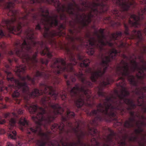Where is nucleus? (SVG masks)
I'll return each instance as SVG.
<instances>
[{
	"label": "nucleus",
	"instance_id": "f257e3e1",
	"mask_svg": "<svg viewBox=\"0 0 146 146\" xmlns=\"http://www.w3.org/2000/svg\"><path fill=\"white\" fill-rule=\"evenodd\" d=\"M116 74L119 76V79L122 80V82L119 83L117 86L121 90L120 94L118 96V98L120 100L119 101L114 102L111 98H107L104 101L103 105L100 104L97 107V110H93L92 112L93 114H96L99 112H101L109 116H114L115 114L114 111V109H118L117 107H113L110 104L111 103L113 105H117L123 102L129 104L132 106L134 105L132 101L128 99H125V97L127 96L129 93L127 91L125 87V84L123 77L128 76V79L130 83L133 85L136 84L137 82L134 77L132 76H128L129 73V67L127 63L122 61L120 64L118 65L116 68Z\"/></svg>",
	"mask_w": 146,
	"mask_h": 146
},
{
	"label": "nucleus",
	"instance_id": "f03ea898",
	"mask_svg": "<svg viewBox=\"0 0 146 146\" xmlns=\"http://www.w3.org/2000/svg\"><path fill=\"white\" fill-rule=\"evenodd\" d=\"M25 34L27 35V39L29 40V41L27 43L26 42L27 39H26L21 45L20 41H17L15 42V45L16 49V54L18 56L22 58L23 62H28L29 61H31L32 64L31 65H34V63L37 62L36 58L37 54V53H35L32 58H30L28 55H24V53L22 50H17L18 48L21 47L22 48H25L28 50L31 48L32 45L35 44V41L32 40V39L33 38V29H29L26 31Z\"/></svg>",
	"mask_w": 146,
	"mask_h": 146
},
{
	"label": "nucleus",
	"instance_id": "7ed1b4c3",
	"mask_svg": "<svg viewBox=\"0 0 146 146\" xmlns=\"http://www.w3.org/2000/svg\"><path fill=\"white\" fill-rule=\"evenodd\" d=\"M39 13L42 17L39 23H38L36 27V30L40 29V25L43 24L44 26L45 31L44 36L45 37H51L55 35V33L50 32L48 29L51 27L56 26L58 24L57 16L51 17L48 16V9L44 7H40L38 9Z\"/></svg>",
	"mask_w": 146,
	"mask_h": 146
},
{
	"label": "nucleus",
	"instance_id": "20e7f679",
	"mask_svg": "<svg viewBox=\"0 0 146 146\" xmlns=\"http://www.w3.org/2000/svg\"><path fill=\"white\" fill-rule=\"evenodd\" d=\"M117 53L115 50L112 49L110 51L109 56H106L102 59V63L99 66L88 68L86 70V73L91 74V79L92 82H95L98 77L100 76L106 72L108 66V62L116 56Z\"/></svg>",
	"mask_w": 146,
	"mask_h": 146
},
{
	"label": "nucleus",
	"instance_id": "39448f33",
	"mask_svg": "<svg viewBox=\"0 0 146 146\" xmlns=\"http://www.w3.org/2000/svg\"><path fill=\"white\" fill-rule=\"evenodd\" d=\"M69 60L70 63L66 64L65 61L62 59H56L51 67L55 68L54 72L57 74L62 72H70L73 70V66L75 65L77 63L73 55L69 57Z\"/></svg>",
	"mask_w": 146,
	"mask_h": 146
},
{
	"label": "nucleus",
	"instance_id": "423d86ee",
	"mask_svg": "<svg viewBox=\"0 0 146 146\" xmlns=\"http://www.w3.org/2000/svg\"><path fill=\"white\" fill-rule=\"evenodd\" d=\"M98 40L97 42H95V40L94 38H88V41L86 42V44L87 50L88 54L89 55H93L94 52V45H96L100 49L102 46L108 45L110 46H111L112 44L109 42H104L105 37L103 34V30H101L99 31V34L97 35Z\"/></svg>",
	"mask_w": 146,
	"mask_h": 146
},
{
	"label": "nucleus",
	"instance_id": "0eeeda50",
	"mask_svg": "<svg viewBox=\"0 0 146 146\" xmlns=\"http://www.w3.org/2000/svg\"><path fill=\"white\" fill-rule=\"evenodd\" d=\"M40 85H44L45 90L43 92L42 91H39L36 89H35L32 92L31 95V96L36 97L41 95L43 92L46 93L48 92L49 94L52 96L54 98L55 100L56 99L57 97L60 95L62 99L63 100H65L66 98V95L64 91H61L59 93H55L52 87L51 86L45 85L44 84H40Z\"/></svg>",
	"mask_w": 146,
	"mask_h": 146
},
{
	"label": "nucleus",
	"instance_id": "6e6552de",
	"mask_svg": "<svg viewBox=\"0 0 146 146\" xmlns=\"http://www.w3.org/2000/svg\"><path fill=\"white\" fill-rule=\"evenodd\" d=\"M79 88L78 86L76 85L70 91V94L72 96L75 95L76 93L79 92H82V93L84 94L81 95L79 99L76 102V105L78 107H80L83 104L84 100L82 99V98H84L86 96L88 99L90 97V94H91V92L90 91L88 90H86L83 87H82L80 89H79Z\"/></svg>",
	"mask_w": 146,
	"mask_h": 146
},
{
	"label": "nucleus",
	"instance_id": "1a4fd4ad",
	"mask_svg": "<svg viewBox=\"0 0 146 146\" xmlns=\"http://www.w3.org/2000/svg\"><path fill=\"white\" fill-rule=\"evenodd\" d=\"M39 112L36 117H33V119L35 121L36 123L40 125L44 123L48 124L54 119V117H50L49 116L45 117L43 114L44 113V110L42 108L38 109Z\"/></svg>",
	"mask_w": 146,
	"mask_h": 146
},
{
	"label": "nucleus",
	"instance_id": "9d476101",
	"mask_svg": "<svg viewBox=\"0 0 146 146\" xmlns=\"http://www.w3.org/2000/svg\"><path fill=\"white\" fill-rule=\"evenodd\" d=\"M141 4H146V0H142L141 1ZM146 13V7L143 10H141L138 13V16L134 14L132 15L131 16V19H133L134 21L132 22L131 20L129 21V23L133 26L137 27L140 25L139 21L143 19L142 15Z\"/></svg>",
	"mask_w": 146,
	"mask_h": 146
},
{
	"label": "nucleus",
	"instance_id": "9b49d317",
	"mask_svg": "<svg viewBox=\"0 0 146 146\" xmlns=\"http://www.w3.org/2000/svg\"><path fill=\"white\" fill-rule=\"evenodd\" d=\"M146 63L143 64V66L140 67H138L137 63L134 60L132 61L129 68L132 71L137 69L138 72L137 74V77L139 79H142L144 78V71L146 69Z\"/></svg>",
	"mask_w": 146,
	"mask_h": 146
},
{
	"label": "nucleus",
	"instance_id": "f8f14e48",
	"mask_svg": "<svg viewBox=\"0 0 146 146\" xmlns=\"http://www.w3.org/2000/svg\"><path fill=\"white\" fill-rule=\"evenodd\" d=\"M5 71L7 75V79L9 81L14 82L15 84V87L19 89L22 88L24 92L29 90V88L26 84H22L19 81L15 79L12 77V74L11 72L6 71Z\"/></svg>",
	"mask_w": 146,
	"mask_h": 146
},
{
	"label": "nucleus",
	"instance_id": "ddd939ff",
	"mask_svg": "<svg viewBox=\"0 0 146 146\" xmlns=\"http://www.w3.org/2000/svg\"><path fill=\"white\" fill-rule=\"evenodd\" d=\"M31 131L32 132H36V131L38 132L39 135L41 137L42 140L41 141L39 140L37 142V144L40 146H44L45 143L44 141L42 140L43 139H47L48 137V133H43L42 131L40 128L39 127H38L36 129L35 127L30 128L28 130V133H30Z\"/></svg>",
	"mask_w": 146,
	"mask_h": 146
},
{
	"label": "nucleus",
	"instance_id": "4468645a",
	"mask_svg": "<svg viewBox=\"0 0 146 146\" xmlns=\"http://www.w3.org/2000/svg\"><path fill=\"white\" fill-rule=\"evenodd\" d=\"M16 21L18 23V25L16 27H13L11 26H7V28L10 32L13 33L14 32H18L20 33L21 32V27L23 24L20 22L16 20L15 17L13 18L11 20H6L4 21L5 23L6 24H10Z\"/></svg>",
	"mask_w": 146,
	"mask_h": 146
},
{
	"label": "nucleus",
	"instance_id": "2eb2a0df",
	"mask_svg": "<svg viewBox=\"0 0 146 146\" xmlns=\"http://www.w3.org/2000/svg\"><path fill=\"white\" fill-rule=\"evenodd\" d=\"M49 98L48 97H44L42 98L41 102L43 104H48L50 106L53 110V113L55 114L60 113L63 111L62 108L57 104H49V102L48 101Z\"/></svg>",
	"mask_w": 146,
	"mask_h": 146
},
{
	"label": "nucleus",
	"instance_id": "dca6fc26",
	"mask_svg": "<svg viewBox=\"0 0 146 146\" xmlns=\"http://www.w3.org/2000/svg\"><path fill=\"white\" fill-rule=\"evenodd\" d=\"M116 3L121 6L123 11H125L128 10L130 6L134 5L135 2L133 0H117Z\"/></svg>",
	"mask_w": 146,
	"mask_h": 146
},
{
	"label": "nucleus",
	"instance_id": "f3484780",
	"mask_svg": "<svg viewBox=\"0 0 146 146\" xmlns=\"http://www.w3.org/2000/svg\"><path fill=\"white\" fill-rule=\"evenodd\" d=\"M60 4L58 3V8L57 10L58 12L61 11L62 12L66 11L69 14H73L74 13V7H76V5L74 2L72 4H69L66 7L65 5H62L61 8L60 7Z\"/></svg>",
	"mask_w": 146,
	"mask_h": 146
},
{
	"label": "nucleus",
	"instance_id": "a211bd4d",
	"mask_svg": "<svg viewBox=\"0 0 146 146\" xmlns=\"http://www.w3.org/2000/svg\"><path fill=\"white\" fill-rule=\"evenodd\" d=\"M42 74L39 72V71H36V74L34 76L33 79L31 78L29 76H27L26 77L21 78L20 79L22 81H30L33 84H34L35 80L36 79L42 76Z\"/></svg>",
	"mask_w": 146,
	"mask_h": 146
},
{
	"label": "nucleus",
	"instance_id": "6ab92c4d",
	"mask_svg": "<svg viewBox=\"0 0 146 146\" xmlns=\"http://www.w3.org/2000/svg\"><path fill=\"white\" fill-rule=\"evenodd\" d=\"M76 76L80 79L82 83L86 85V86L90 87L92 85V83L88 81H87L84 77V76L82 73H79V74H76Z\"/></svg>",
	"mask_w": 146,
	"mask_h": 146
},
{
	"label": "nucleus",
	"instance_id": "aec40b11",
	"mask_svg": "<svg viewBox=\"0 0 146 146\" xmlns=\"http://www.w3.org/2000/svg\"><path fill=\"white\" fill-rule=\"evenodd\" d=\"M26 70V66L24 65H21L19 67H17L15 70V72L18 76H19V73H23Z\"/></svg>",
	"mask_w": 146,
	"mask_h": 146
},
{
	"label": "nucleus",
	"instance_id": "412c9836",
	"mask_svg": "<svg viewBox=\"0 0 146 146\" xmlns=\"http://www.w3.org/2000/svg\"><path fill=\"white\" fill-rule=\"evenodd\" d=\"M132 38H133L135 36L137 37L139 40L140 41L142 39L141 33L140 31L136 32L134 30L131 33Z\"/></svg>",
	"mask_w": 146,
	"mask_h": 146
},
{
	"label": "nucleus",
	"instance_id": "4be33fe9",
	"mask_svg": "<svg viewBox=\"0 0 146 146\" xmlns=\"http://www.w3.org/2000/svg\"><path fill=\"white\" fill-rule=\"evenodd\" d=\"M29 107H28L29 106H27V105H26L25 106V108L27 107L31 113H33L36 111V110L38 109V107L36 105L30 104L29 105Z\"/></svg>",
	"mask_w": 146,
	"mask_h": 146
},
{
	"label": "nucleus",
	"instance_id": "5701e85b",
	"mask_svg": "<svg viewBox=\"0 0 146 146\" xmlns=\"http://www.w3.org/2000/svg\"><path fill=\"white\" fill-rule=\"evenodd\" d=\"M64 126V124L62 123H61L60 125H58L57 124L54 123L52 125L51 129L52 130L54 129H56L59 128L60 130H62L63 129Z\"/></svg>",
	"mask_w": 146,
	"mask_h": 146
},
{
	"label": "nucleus",
	"instance_id": "b1692460",
	"mask_svg": "<svg viewBox=\"0 0 146 146\" xmlns=\"http://www.w3.org/2000/svg\"><path fill=\"white\" fill-rule=\"evenodd\" d=\"M10 131H9L10 133H9L8 137L11 139H15L16 133L15 131H12L11 127L9 128Z\"/></svg>",
	"mask_w": 146,
	"mask_h": 146
},
{
	"label": "nucleus",
	"instance_id": "393cba45",
	"mask_svg": "<svg viewBox=\"0 0 146 146\" xmlns=\"http://www.w3.org/2000/svg\"><path fill=\"white\" fill-rule=\"evenodd\" d=\"M40 54L42 55H44L47 53V55L48 57H51L52 55L49 52V49L47 47H45L44 50L40 52Z\"/></svg>",
	"mask_w": 146,
	"mask_h": 146
},
{
	"label": "nucleus",
	"instance_id": "a878e982",
	"mask_svg": "<svg viewBox=\"0 0 146 146\" xmlns=\"http://www.w3.org/2000/svg\"><path fill=\"white\" fill-rule=\"evenodd\" d=\"M134 122V121L130 119L128 121H127L125 123L124 125L126 127H129L133 126V123Z\"/></svg>",
	"mask_w": 146,
	"mask_h": 146
},
{
	"label": "nucleus",
	"instance_id": "bb28decb",
	"mask_svg": "<svg viewBox=\"0 0 146 146\" xmlns=\"http://www.w3.org/2000/svg\"><path fill=\"white\" fill-rule=\"evenodd\" d=\"M121 35V33L120 32H117L115 33L112 34L111 35L110 39L113 40H116L117 39V38L120 36Z\"/></svg>",
	"mask_w": 146,
	"mask_h": 146
},
{
	"label": "nucleus",
	"instance_id": "cd10ccee",
	"mask_svg": "<svg viewBox=\"0 0 146 146\" xmlns=\"http://www.w3.org/2000/svg\"><path fill=\"white\" fill-rule=\"evenodd\" d=\"M83 63L80 64V66L81 67H86L88 65L90 61L88 59H86L83 61Z\"/></svg>",
	"mask_w": 146,
	"mask_h": 146
},
{
	"label": "nucleus",
	"instance_id": "c85d7f7f",
	"mask_svg": "<svg viewBox=\"0 0 146 146\" xmlns=\"http://www.w3.org/2000/svg\"><path fill=\"white\" fill-rule=\"evenodd\" d=\"M19 123L20 124L22 125H24L28 124L27 121L24 117L21 118Z\"/></svg>",
	"mask_w": 146,
	"mask_h": 146
},
{
	"label": "nucleus",
	"instance_id": "c756f323",
	"mask_svg": "<svg viewBox=\"0 0 146 146\" xmlns=\"http://www.w3.org/2000/svg\"><path fill=\"white\" fill-rule=\"evenodd\" d=\"M46 2L49 3H50L49 0H31V3H33L36 2Z\"/></svg>",
	"mask_w": 146,
	"mask_h": 146
},
{
	"label": "nucleus",
	"instance_id": "7c9ffc66",
	"mask_svg": "<svg viewBox=\"0 0 146 146\" xmlns=\"http://www.w3.org/2000/svg\"><path fill=\"white\" fill-rule=\"evenodd\" d=\"M20 95L19 91L18 90L15 91L12 94L13 98H15L19 97Z\"/></svg>",
	"mask_w": 146,
	"mask_h": 146
},
{
	"label": "nucleus",
	"instance_id": "2f4dec72",
	"mask_svg": "<svg viewBox=\"0 0 146 146\" xmlns=\"http://www.w3.org/2000/svg\"><path fill=\"white\" fill-rule=\"evenodd\" d=\"M74 116V113L71 112L69 110L67 111V116L68 117H72Z\"/></svg>",
	"mask_w": 146,
	"mask_h": 146
},
{
	"label": "nucleus",
	"instance_id": "473e14b6",
	"mask_svg": "<svg viewBox=\"0 0 146 146\" xmlns=\"http://www.w3.org/2000/svg\"><path fill=\"white\" fill-rule=\"evenodd\" d=\"M16 120L13 118H11L9 121V124L11 126H13L15 125Z\"/></svg>",
	"mask_w": 146,
	"mask_h": 146
},
{
	"label": "nucleus",
	"instance_id": "72a5a7b5",
	"mask_svg": "<svg viewBox=\"0 0 146 146\" xmlns=\"http://www.w3.org/2000/svg\"><path fill=\"white\" fill-rule=\"evenodd\" d=\"M14 6V3L10 2L7 3L6 5L7 8L9 9L13 8Z\"/></svg>",
	"mask_w": 146,
	"mask_h": 146
},
{
	"label": "nucleus",
	"instance_id": "f704fd0d",
	"mask_svg": "<svg viewBox=\"0 0 146 146\" xmlns=\"http://www.w3.org/2000/svg\"><path fill=\"white\" fill-rule=\"evenodd\" d=\"M62 146H76V145L75 143H72L70 144L67 143H62Z\"/></svg>",
	"mask_w": 146,
	"mask_h": 146
},
{
	"label": "nucleus",
	"instance_id": "c9c22d12",
	"mask_svg": "<svg viewBox=\"0 0 146 146\" xmlns=\"http://www.w3.org/2000/svg\"><path fill=\"white\" fill-rule=\"evenodd\" d=\"M143 97H139L137 101L139 104L138 105L141 106L142 104L143 103V100L142 99Z\"/></svg>",
	"mask_w": 146,
	"mask_h": 146
},
{
	"label": "nucleus",
	"instance_id": "e433bc0d",
	"mask_svg": "<svg viewBox=\"0 0 146 146\" xmlns=\"http://www.w3.org/2000/svg\"><path fill=\"white\" fill-rule=\"evenodd\" d=\"M125 137L123 138V139L121 141L119 142L118 143L119 146H124L125 143L124 142V140L125 139Z\"/></svg>",
	"mask_w": 146,
	"mask_h": 146
},
{
	"label": "nucleus",
	"instance_id": "4c0bfd02",
	"mask_svg": "<svg viewBox=\"0 0 146 146\" xmlns=\"http://www.w3.org/2000/svg\"><path fill=\"white\" fill-rule=\"evenodd\" d=\"M84 134L81 131L79 132V133L77 134V136L78 139L82 138Z\"/></svg>",
	"mask_w": 146,
	"mask_h": 146
},
{
	"label": "nucleus",
	"instance_id": "58836bf2",
	"mask_svg": "<svg viewBox=\"0 0 146 146\" xmlns=\"http://www.w3.org/2000/svg\"><path fill=\"white\" fill-rule=\"evenodd\" d=\"M113 13L117 16H119L120 14V12L117 10H115L113 12Z\"/></svg>",
	"mask_w": 146,
	"mask_h": 146
},
{
	"label": "nucleus",
	"instance_id": "ea45409f",
	"mask_svg": "<svg viewBox=\"0 0 146 146\" xmlns=\"http://www.w3.org/2000/svg\"><path fill=\"white\" fill-rule=\"evenodd\" d=\"M97 132V130L94 129H90V133L91 134L96 133Z\"/></svg>",
	"mask_w": 146,
	"mask_h": 146
},
{
	"label": "nucleus",
	"instance_id": "a19ab883",
	"mask_svg": "<svg viewBox=\"0 0 146 146\" xmlns=\"http://www.w3.org/2000/svg\"><path fill=\"white\" fill-rule=\"evenodd\" d=\"M16 13V11H15L11 10L10 11L9 13L8 14V15H14Z\"/></svg>",
	"mask_w": 146,
	"mask_h": 146
},
{
	"label": "nucleus",
	"instance_id": "79ce46f5",
	"mask_svg": "<svg viewBox=\"0 0 146 146\" xmlns=\"http://www.w3.org/2000/svg\"><path fill=\"white\" fill-rule=\"evenodd\" d=\"M140 130L139 129H136L135 131V133L136 134H137L138 133L140 134V135L141 136V137H142V133H140Z\"/></svg>",
	"mask_w": 146,
	"mask_h": 146
},
{
	"label": "nucleus",
	"instance_id": "37998d69",
	"mask_svg": "<svg viewBox=\"0 0 146 146\" xmlns=\"http://www.w3.org/2000/svg\"><path fill=\"white\" fill-rule=\"evenodd\" d=\"M5 43L4 42H0V47L3 48L5 46Z\"/></svg>",
	"mask_w": 146,
	"mask_h": 146
},
{
	"label": "nucleus",
	"instance_id": "c03bdc74",
	"mask_svg": "<svg viewBox=\"0 0 146 146\" xmlns=\"http://www.w3.org/2000/svg\"><path fill=\"white\" fill-rule=\"evenodd\" d=\"M144 91L146 92V86L143 88L141 90L140 92H138V94H142V91Z\"/></svg>",
	"mask_w": 146,
	"mask_h": 146
},
{
	"label": "nucleus",
	"instance_id": "a18cd8bd",
	"mask_svg": "<svg viewBox=\"0 0 146 146\" xmlns=\"http://www.w3.org/2000/svg\"><path fill=\"white\" fill-rule=\"evenodd\" d=\"M112 138V136L111 134L109 135L107 138V141H110L111 139Z\"/></svg>",
	"mask_w": 146,
	"mask_h": 146
},
{
	"label": "nucleus",
	"instance_id": "49530a36",
	"mask_svg": "<svg viewBox=\"0 0 146 146\" xmlns=\"http://www.w3.org/2000/svg\"><path fill=\"white\" fill-rule=\"evenodd\" d=\"M119 45H118V46L119 47H123V46H124L125 45V44L124 43H123V42H119Z\"/></svg>",
	"mask_w": 146,
	"mask_h": 146
},
{
	"label": "nucleus",
	"instance_id": "de8ad7c7",
	"mask_svg": "<svg viewBox=\"0 0 146 146\" xmlns=\"http://www.w3.org/2000/svg\"><path fill=\"white\" fill-rule=\"evenodd\" d=\"M110 84L109 82L108 81V80L107 81V82H106L105 81H103L102 83V85L106 86L107 85H108Z\"/></svg>",
	"mask_w": 146,
	"mask_h": 146
},
{
	"label": "nucleus",
	"instance_id": "09e8293b",
	"mask_svg": "<svg viewBox=\"0 0 146 146\" xmlns=\"http://www.w3.org/2000/svg\"><path fill=\"white\" fill-rule=\"evenodd\" d=\"M23 110L20 109L18 111V113L19 114H21L23 113Z\"/></svg>",
	"mask_w": 146,
	"mask_h": 146
},
{
	"label": "nucleus",
	"instance_id": "8fccbe9b",
	"mask_svg": "<svg viewBox=\"0 0 146 146\" xmlns=\"http://www.w3.org/2000/svg\"><path fill=\"white\" fill-rule=\"evenodd\" d=\"M53 142V141H52L51 142L48 143H46V144H47V145H51L53 146H55V145L52 142Z\"/></svg>",
	"mask_w": 146,
	"mask_h": 146
},
{
	"label": "nucleus",
	"instance_id": "3c124183",
	"mask_svg": "<svg viewBox=\"0 0 146 146\" xmlns=\"http://www.w3.org/2000/svg\"><path fill=\"white\" fill-rule=\"evenodd\" d=\"M50 43L51 44H55V41L53 39H51V40L49 41Z\"/></svg>",
	"mask_w": 146,
	"mask_h": 146
},
{
	"label": "nucleus",
	"instance_id": "603ef678",
	"mask_svg": "<svg viewBox=\"0 0 146 146\" xmlns=\"http://www.w3.org/2000/svg\"><path fill=\"white\" fill-rule=\"evenodd\" d=\"M9 114H10L9 113H5L4 115V117L5 118H6L7 117H8V116H9Z\"/></svg>",
	"mask_w": 146,
	"mask_h": 146
},
{
	"label": "nucleus",
	"instance_id": "864d4df0",
	"mask_svg": "<svg viewBox=\"0 0 146 146\" xmlns=\"http://www.w3.org/2000/svg\"><path fill=\"white\" fill-rule=\"evenodd\" d=\"M136 125L137 126H139L141 125H142V123L141 122H140V121L137 122L136 123Z\"/></svg>",
	"mask_w": 146,
	"mask_h": 146
},
{
	"label": "nucleus",
	"instance_id": "5fc2aeb1",
	"mask_svg": "<svg viewBox=\"0 0 146 146\" xmlns=\"http://www.w3.org/2000/svg\"><path fill=\"white\" fill-rule=\"evenodd\" d=\"M4 35V34L1 30H0V38H1L2 36Z\"/></svg>",
	"mask_w": 146,
	"mask_h": 146
},
{
	"label": "nucleus",
	"instance_id": "6e6d98bb",
	"mask_svg": "<svg viewBox=\"0 0 146 146\" xmlns=\"http://www.w3.org/2000/svg\"><path fill=\"white\" fill-rule=\"evenodd\" d=\"M125 25V29H126V31H125V34H128V32L127 31V26H126V25Z\"/></svg>",
	"mask_w": 146,
	"mask_h": 146
},
{
	"label": "nucleus",
	"instance_id": "4d7b16f0",
	"mask_svg": "<svg viewBox=\"0 0 146 146\" xmlns=\"http://www.w3.org/2000/svg\"><path fill=\"white\" fill-rule=\"evenodd\" d=\"M13 51L12 50H10L8 52V54L10 55H13Z\"/></svg>",
	"mask_w": 146,
	"mask_h": 146
},
{
	"label": "nucleus",
	"instance_id": "13d9d810",
	"mask_svg": "<svg viewBox=\"0 0 146 146\" xmlns=\"http://www.w3.org/2000/svg\"><path fill=\"white\" fill-rule=\"evenodd\" d=\"M137 137H135L133 138H131L130 139V140L131 141H135Z\"/></svg>",
	"mask_w": 146,
	"mask_h": 146
},
{
	"label": "nucleus",
	"instance_id": "bf43d9fd",
	"mask_svg": "<svg viewBox=\"0 0 146 146\" xmlns=\"http://www.w3.org/2000/svg\"><path fill=\"white\" fill-rule=\"evenodd\" d=\"M5 122V119H3L2 121H0V124H3Z\"/></svg>",
	"mask_w": 146,
	"mask_h": 146
},
{
	"label": "nucleus",
	"instance_id": "052dcab7",
	"mask_svg": "<svg viewBox=\"0 0 146 146\" xmlns=\"http://www.w3.org/2000/svg\"><path fill=\"white\" fill-rule=\"evenodd\" d=\"M7 146H13V145L10 142L8 143Z\"/></svg>",
	"mask_w": 146,
	"mask_h": 146
},
{
	"label": "nucleus",
	"instance_id": "680f3d73",
	"mask_svg": "<svg viewBox=\"0 0 146 146\" xmlns=\"http://www.w3.org/2000/svg\"><path fill=\"white\" fill-rule=\"evenodd\" d=\"M106 8V7L105 6L103 7L102 9V12H104L105 11V10H104V9H105Z\"/></svg>",
	"mask_w": 146,
	"mask_h": 146
},
{
	"label": "nucleus",
	"instance_id": "e2e57ef3",
	"mask_svg": "<svg viewBox=\"0 0 146 146\" xmlns=\"http://www.w3.org/2000/svg\"><path fill=\"white\" fill-rule=\"evenodd\" d=\"M62 16H63V17H62V15H61L60 16V18L62 19H63L64 18H65V15H62Z\"/></svg>",
	"mask_w": 146,
	"mask_h": 146
},
{
	"label": "nucleus",
	"instance_id": "0e129e2a",
	"mask_svg": "<svg viewBox=\"0 0 146 146\" xmlns=\"http://www.w3.org/2000/svg\"><path fill=\"white\" fill-rule=\"evenodd\" d=\"M21 143L20 142H18L17 144L16 145V146H21Z\"/></svg>",
	"mask_w": 146,
	"mask_h": 146
},
{
	"label": "nucleus",
	"instance_id": "69168bd1",
	"mask_svg": "<svg viewBox=\"0 0 146 146\" xmlns=\"http://www.w3.org/2000/svg\"><path fill=\"white\" fill-rule=\"evenodd\" d=\"M60 28L64 29V27L63 25H61L60 26Z\"/></svg>",
	"mask_w": 146,
	"mask_h": 146
},
{
	"label": "nucleus",
	"instance_id": "338daca9",
	"mask_svg": "<svg viewBox=\"0 0 146 146\" xmlns=\"http://www.w3.org/2000/svg\"><path fill=\"white\" fill-rule=\"evenodd\" d=\"M98 94L100 96H102V95H103V94L102 92H99Z\"/></svg>",
	"mask_w": 146,
	"mask_h": 146
},
{
	"label": "nucleus",
	"instance_id": "774afa93",
	"mask_svg": "<svg viewBox=\"0 0 146 146\" xmlns=\"http://www.w3.org/2000/svg\"><path fill=\"white\" fill-rule=\"evenodd\" d=\"M143 32L145 34H146V27L145 28V29L143 31Z\"/></svg>",
	"mask_w": 146,
	"mask_h": 146
}]
</instances>
